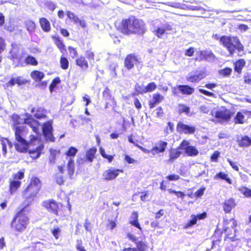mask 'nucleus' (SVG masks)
I'll return each mask as SVG.
<instances>
[{"instance_id":"79ce46f5","label":"nucleus","mask_w":251,"mask_h":251,"mask_svg":"<svg viewBox=\"0 0 251 251\" xmlns=\"http://www.w3.org/2000/svg\"><path fill=\"white\" fill-rule=\"evenodd\" d=\"M85 58L89 61H94L95 53L92 48H89L85 51Z\"/></svg>"},{"instance_id":"864d4df0","label":"nucleus","mask_w":251,"mask_h":251,"mask_svg":"<svg viewBox=\"0 0 251 251\" xmlns=\"http://www.w3.org/2000/svg\"><path fill=\"white\" fill-rule=\"evenodd\" d=\"M67 16L70 20L73 21L75 24H77V20H78V17L75 15L74 13L70 11H67Z\"/></svg>"},{"instance_id":"09e8293b","label":"nucleus","mask_w":251,"mask_h":251,"mask_svg":"<svg viewBox=\"0 0 251 251\" xmlns=\"http://www.w3.org/2000/svg\"><path fill=\"white\" fill-rule=\"evenodd\" d=\"M61 82V80L59 77H55L50 85L49 89L50 92H52L56 85Z\"/></svg>"},{"instance_id":"4c0bfd02","label":"nucleus","mask_w":251,"mask_h":251,"mask_svg":"<svg viewBox=\"0 0 251 251\" xmlns=\"http://www.w3.org/2000/svg\"><path fill=\"white\" fill-rule=\"evenodd\" d=\"M190 107L186 104L183 103H179L177 105V112L179 114L185 113L188 115L190 113Z\"/></svg>"},{"instance_id":"de8ad7c7","label":"nucleus","mask_w":251,"mask_h":251,"mask_svg":"<svg viewBox=\"0 0 251 251\" xmlns=\"http://www.w3.org/2000/svg\"><path fill=\"white\" fill-rule=\"evenodd\" d=\"M77 151L78 150L75 147H71L68 149L65 154L66 156L70 157H75Z\"/></svg>"},{"instance_id":"aec40b11","label":"nucleus","mask_w":251,"mask_h":251,"mask_svg":"<svg viewBox=\"0 0 251 251\" xmlns=\"http://www.w3.org/2000/svg\"><path fill=\"white\" fill-rule=\"evenodd\" d=\"M164 100V97L159 93H156L152 95V99L149 102V106L150 109L154 108L157 104L162 102Z\"/></svg>"},{"instance_id":"774afa93","label":"nucleus","mask_w":251,"mask_h":251,"mask_svg":"<svg viewBox=\"0 0 251 251\" xmlns=\"http://www.w3.org/2000/svg\"><path fill=\"white\" fill-rule=\"evenodd\" d=\"M166 178L169 181H176L180 179V177L178 175L171 174L167 176Z\"/></svg>"},{"instance_id":"37998d69","label":"nucleus","mask_w":251,"mask_h":251,"mask_svg":"<svg viewBox=\"0 0 251 251\" xmlns=\"http://www.w3.org/2000/svg\"><path fill=\"white\" fill-rule=\"evenodd\" d=\"M25 62L27 65L32 66H37L38 64L37 60L36 58L30 55H28L25 58Z\"/></svg>"},{"instance_id":"a211bd4d","label":"nucleus","mask_w":251,"mask_h":251,"mask_svg":"<svg viewBox=\"0 0 251 251\" xmlns=\"http://www.w3.org/2000/svg\"><path fill=\"white\" fill-rule=\"evenodd\" d=\"M180 150H182V149L179 148V145L176 148L170 149L169 151V158L166 161L167 162L172 163L179 158L182 154Z\"/></svg>"},{"instance_id":"4be33fe9","label":"nucleus","mask_w":251,"mask_h":251,"mask_svg":"<svg viewBox=\"0 0 251 251\" xmlns=\"http://www.w3.org/2000/svg\"><path fill=\"white\" fill-rule=\"evenodd\" d=\"M197 54L198 56L195 58V61L208 60L209 59L214 57V55L212 52H207L204 50H201L198 51Z\"/></svg>"},{"instance_id":"f8f14e48","label":"nucleus","mask_w":251,"mask_h":251,"mask_svg":"<svg viewBox=\"0 0 251 251\" xmlns=\"http://www.w3.org/2000/svg\"><path fill=\"white\" fill-rule=\"evenodd\" d=\"M123 172L124 171L122 169L110 168L103 173V179L105 181L115 179L120 173H123Z\"/></svg>"},{"instance_id":"5701e85b","label":"nucleus","mask_w":251,"mask_h":251,"mask_svg":"<svg viewBox=\"0 0 251 251\" xmlns=\"http://www.w3.org/2000/svg\"><path fill=\"white\" fill-rule=\"evenodd\" d=\"M205 75L203 71H200L198 73L191 75L186 77V80L190 82L198 83L204 78Z\"/></svg>"},{"instance_id":"e2e57ef3","label":"nucleus","mask_w":251,"mask_h":251,"mask_svg":"<svg viewBox=\"0 0 251 251\" xmlns=\"http://www.w3.org/2000/svg\"><path fill=\"white\" fill-rule=\"evenodd\" d=\"M195 51V49L194 47H189L185 51V55L187 56L191 57L194 55Z\"/></svg>"},{"instance_id":"603ef678","label":"nucleus","mask_w":251,"mask_h":251,"mask_svg":"<svg viewBox=\"0 0 251 251\" xmlns=\"http://www.w3.org/2000/svg\"><path fill=\"white\" fill-rule=\"evenodd\" d=\"M240 191L246 197L251 198V189L244 186L240 189Z\"/></svg>"},{"instance_id":"2eb2a0df","label":"nucleus","mask_w":251,"mask_h":251,"mask_svg":"<svg viewBox=\"0 0 251 251\" xmlns=\"http://www.w3.org/2000/svg\"><path fill=\"white\" fill-rule=\"evenodd\" d=\"M176 130L180 133L186 134H194L196 131L195 127L193 126L187 125L183 124L181 122H179L176 126Z\"/></svg>"},{"instance_id":"3c124183","label":"nucleus","mask_w":251,"mask_h":251,"mask_svg":"<svg viewBox=\"0 0 251 251\" xmlns=\"http://www.w3.org/2000/svg\"><path fill=\"white\" fill-rule=\"evenodd\" d=\"M232 70L231 68L226 67L223 69L220 70L219 74L223 76H227L231 75Z\"/></svg>"},{"instance_id":"b1692460","label":"nucleus","mask_w":251,"mask_h":251,"mask_svg":"<svg viewBox=\"0 0 251 251\" xmlns=\"http://www.w3.org/2000/svg\"><path fill=\"white\" fill-rule=\"evenodd\" d=\"M130 220L129 223L132 226H134L139 229L140 231L142 230L138 221V213L137 211H133L130 217Z\"/></svg>"},{"instance_id":"680f3d73","label":"nucleus","mask_w":251,"mask_h":251,"mask_svg":"<svg viewBox=\"0 0 251 251\" xmlns=\"http://www.w3.org/2000/svg\"><path fill=\"white\" fill-rule=\"evenodd\" d=\"M199 91L201 93V94H203V95H205L206 96L211 97H213V98H215L216 97L215 95L213 93H212L211 92H209V91H207L206 90H204V89H199Z\"/></svg>"},{"instance_id":"0eeeda50","label":"nucleus","mask_w":251,"mask_h":251,"mask_svg":"<svg viewBox=\"0 0 251 251\" xmlns=\"http://www.w3.org/2000/svg\"><path fill=\"white\" fill-rule=\"evenodd\" d=\"M234 112L226 108L216 110L212 115L220 122H227L233 116Z\"/></svg>"},{"instance_id":"a878e982","label":"nucleus","mask_w":251,"mask_h":251,"mask_svg":"<svg viewBox=\"0 0 251 251\" xmlns=\"http://www.w3.org/2000/svg\"><path fill=\"white\" fill-rule=\"evenodd\" d=\"M97 149L96 147H92L87 150L85 152V158L89 162H92L96 158Z\"/></svg>"},{"instance_id":"393cba45","label":"nucleus","mask_w":251,"mask_h":251,"mask_svg":"<svg viewBox=\"0 0 251 251\" xmlns=\"http://www.w3.org/2000/svg\"><path fill=\"white\" fill-rule=\"evenodd\" d=\"M246 64V60L243 58H240L233 62L234 71L238 74H241L242 70Z\"/></svg>"},{"instance_id":"f704fd0d","label":"nucleus","mask_w":251,"mask_h":251,"mask_svg":"<svg viewBox=\"0 0 251 251\" xmlns=\"http://www.w3.org/2000/svg\"><path fill=\"white\" fill-rule=\"evenodd\" d=\"M24 25L28 32L32 33L35 31L36 24L33 20L30 19L27 20L24 22Z\"/></svg>"},{"instance_id":"a18cd8bd","label":"nucleus","mask_w":251,"mask_h":251,"mask_svg":"<svg viewBox=\"0 0 251 251\" xmlns=\"http://www.w3.org/2000/svg\"><path fill=\"white\" fill-rule=\"evenodd\" d=\"M107 229L112 230L117 226V220L115 218L114 220H107V222L105 225Z\"/></svg>"},{"instance_id":"c03bdc74","label":"nucleus","mask_w":251,"mask_h":251,"mask_svg":"<svg viewBox=\"0 0 251 251\" xmlns=\"http://www.w3.org/2000/svg\"><path fill=\"white\" fill-rule=\"evenodd\" d=\"M60 67L63 70H67L69 68V62L68 59L62 55L60 58Z\"/></svg>"},{"instance_id":"6e6552de","label":"nucleus","mask_w":251,"mask_h":251,"mask_svg":"<svg viewBox=\"0 0 251 251\" xmlns=\"http://www.w3.org/2000/svg\"><path fill=\"white\" fill-rule=\"evenodd\" d=\"M189 142L188 141L183 140L179 144V148L184 150V153L187 156H197L199 153L198 150L195 147L189 145Z\"/></svg>"},{"instance_id":"338daca9","label":"nucleus","mask_w":251,"mask_h":251,"mask_svg":"<svg viewBox=\"0 0 251 251\" xmlns=\"http://www.w3.org/2000/svg\"><path fill=\"white\" fill-rule=\"evenodd\" d=\"M205 190L204 187H201L195 193L194 195L196 198H199L202 196L204 194V191Z\"/></svg>"},{"instance_id":"4d7b16f0","label":"nucleus","mask_w":251,"mask_h":251,"mask_svg":"<svg viewBox=\"0 0 251 251\" xmlns=\"http://www.w3.org/2000/svg\"><path fill=\"white\" fill-rule=\"evenodd\" d=\"M16 84H17L18 85H22L29 83L30 80L26 79H23L21 76H18L16 78Z\"/></svg>"},{"instance_id":"69168bd1","label":"nucleus","mask_w":251,"mask_h":251,"mask_svg":"<svg viewBox=\"0 0 251 251\" xmlns=\"http://www.w3.org/2000/svg\"><path fill=\"white\" fill-rule=\"evenodd\" d=\"M220 152L218 151H215L211 155L210 159L212 161L217 162L218 161V158L219 157Z\"/></svg>"},{"instance_id":"cd10ccee","label":"nucleus","mask_w":251,"mask_h":251,"mask_svg":"<svg viewBox=\"0 0 251 251\" xmlns=\"http://www.w3.org/2000/svg\"><path fill=\"white\" fill-rule=\"evenodd\" d=\"M39 23L43 31L45 32H49L50 31V24L47 18L44 17L39 18Z\"/></svg>"},{"instance_id":"c756f323","label":"nucleus","mask_w":251,"mask_h":251,"mask_svg":"<svg viewBox=\"0 0 251 251\" xmlns=\"http://www.w3.org/2000/svg\"><path fill=\"white\" fill-rule=\"evenodd\" d=\"M67 175L69 178L72 179L75 173V165L73 159L70 158L67 164Z\"/></svg>"},{"instance_id":"f03ea898","label":"nucleus","mask_w":251,"mask_h":251,"mask_svg":"<svg viewBox=\"0 0 251 251\" xmlns=\"http://www.w3.org/2000/svg\"><path fill=\"white\" fill-rule=\"evenodd\" d=\"M117 30L124 35L137 34L142 35L147 31L146 25L142 20L131 15L122 19Z\"/></svg>"},{"instance_id":"c85d7f7f","label":"nucleus","mask_w":251,"mask_h":251,"mask_svg":"<svg viewBox=\"0 0 251 251\" xmlns=\"http://www.w3.org/2000/svg\"><path fill=\"white\" fill-rule=\"evenodd\" d=\"M177 87L183 95H190L192 94L195 91L194 88L188 85H179Z\"/></svg>"},{"instance_id":"9d476101","label":"nucleus","mask_w":251,"mask_h":251,"mask_svg":"<svg viewBox=\"0 0 251 251\" xmlns=\"http://www.w3.org/2000/svg\"><path fill=\"white\" fill-rule=\"evenodd\" d=\"M102 98L106 101L104 108L107 109L110 107H115L117 105V102L111 94V90L108 87H105L103 91L102 92Z\"/></svg>"},{"instance_id":"1a4fd4ad","label":"nucleus","mask_w":251,"mask_h":251,"mask_svg":"<svg viewBox=\"0 0 251 251\" xmlns=\"http://www.w3.org/2000/svg\"><path fill=\"white\" fill-rule=\"evenodd\" d=\"M42 206L49 212L55 215H58L59 209L58 203L53 199L45 200L42 202Z\"/></svg>"},{"instance_id":"ea45409f","label":"nucleus","mask_w":251,"mask_h":251,"mask_svg":"<svg viewBox=\"0 0 251 251\" xmlns=\"http://www.w3.org/2000/svg\"><path fill=\"white\" fill-rule=\"evenodd\" d=\"M245 117L241 112H238L234 118V123L236 124H243L244 123Z\"/></svg>"},{"instance_id":"bf43d9fd","label":"nucleus","mask_w":251,"mask_h":251,"mask_svg":"<svg viewBox=\"0 0 251 251\" xmlns=\"http://www.w3.org/2000/svg\"><path fill=\"white\" fill-rule=\"evenodd\" d=\"M128 140L129 142L133 144L136 147H137L138 148H139L141 150L143 151L144 152H146V150L143 147H142V146L139 145L138 144L136 143L133 141L132 135H129L128 136Z\"/></svg>"},{"instance_id":"9b49d317","label":"nucleus","mask_w":251,"mask_h":251,"mask_svg":"<svg viewBox=\"0 0 251 251\" xmlns=\"http://www.w3.org/2000/svg\"><path fill=\"white\" fill-rule=\"evenodd\" d=\"M42 132L46 140L52 142H54L55 138L52 134V126L51 121H47L43 124Z\"/></svg>"},{"instance_id":"5fc2aeb1","label":"nucleus","mask_w":251,"mask_h":251,"mask_svg":"<svg viewBox=\"0 0 251 251\" xmlns=\"http://www.w3.org/2000/svg\"><path fill=\"white\" fill-rule=\"evenodd\" d=\"M4 29L9 32H12L15 30V26L13 23L9 22L4 25Z\"/></svg>"},{"instance_id":"dca6fc26","label":"nucleus","mask_w":251,"mask_h":251,"mask_svg":"<svg viewBox=\"0 0 251 251\" xmlns=\"http://www.w3.org/2000/svg\"><path fill=\"white\" fill-rule=\"evenodd\" d=\"M168 145V143L167 142L160 140L155 143V145L151 150V151L153 155L163 153L166 151Z\"/></svg>"},{"instance_id":"412c9836","label":"nucleus","mask_w":251,"mask_h":251,"mask_svg":"<svg viewBox=\"0 0 251 251\" xmlns=\"http://www.w3.org/2000/svg\"><path fill=\"white\" fill-rule=\"evenodd\" d=\"M51 38L54 41V44L59 49L60 52L64 54L66 52V47L63 41L60 37L55 35L52 36Z\"/></svg>"},{"instance_id":"4468645a","label":"nucleus","mask_w":251,"mask_h":251,"mask_svg":"<svg viewBox=\"0 0 251 251\" xmlns=\"http://www.w3.org/2000/svg\"><path fill=\"white\" fill-rule=\"evenodd\" d=\"M139 63V58L134 53L127 54L124 60L125 67L128 70L132 69L134 65Z\"/></svg>"},{"instance_id":"6e6d98bb","label":"nucleus","mask_w":251,"mask_h":251,"mask_svg":"<svg viewBox=\"0 0 251 251\" xmlns=\"http://www.w3.org/2000/svg\"><path fill=\"white\" fill-rule=\"evenodd\" d=\"M54 179L55 182L59 185H63L65 181L63 176H60L58 174L55 175Z\"/></svg>"},{"instance_id":"39448f33","label":"nucleus","mask_w":251,"mask_h":251,"mask_svg":"<svg viewBox=\"0 0 251 251\" xmlns=\"http://www.w3.org/2000/svg\"><path fill=\"white\" fill-rule=\"evenodd\" d=\"M41 186L40 179L36 176L32 177L29 184L22 192L23 197L26 200H33L38 194Z\"/></svg>"},{"instance_id":"20e7f679","label":"nucleus","mask_w":251,"mask_h":251,"mask_svg":"<svg viewBox=\"0 0 251 251\" xmlns=\"http://www.w3.org/2000/svg\"><path fill=\"white\" fill-rule=\"evenodd\" d=\"M214 37L217 40H219L223 46L227 50L229 56H232L236 50L240 52L244 50V46L236 36L223 35L219 37L216 34Z\"/></svg>"},{"instance_id":"8fccbe9b","label":"nucleus","mask_w":251,"mask_h":251,"mask_svg":"<svg viewBox=\"0 0 251 251\" xmlns=\"http://www.w3.org/2000/svg\"><path fill=\"white\" fill-rule=\"evenodd\" d=\"M68 50L70 56L72 59H74L77 56L78 52L75 48L69 46L68 47Z\"/></svg>"},{"instance_id":"6ab92c4d","label":"nucleus","mask_w":251,"mask_h":251,"mask_svg":"<svg viewBox=\"0 0 251 251\" xmlns=\"http://www.w3.org/2000/svg\"><path fill=\"white\" fill-rule=\"evenodd\" d=\"M10 59L12 61L17 60L20 63L22 57L20 53V49L15 44H12V49L10 50Z\"/></svg>"},{"instance_id":"72a5a7b5","label":"nucleus","mask_w":251,"mask_h":251,"mask_svg":"<svg viewBox=\"0 0 251 251\" xmlns=\"http://www.w3.org/2000/svg\"><path fill=\"white\" fill-rule=\"evenodd\" d=\"M157 88V85L154 82H150L147 85L142 89V90L138 91V94H144L148 92L153 91Z\"/></svg>"},{"instance_id":"423d86ee","label":"nucleus","mask_w":251,"mask_h":251,"mask_svg":"<svg viewBox=\"0 0 251 251\" xmlns=\"http://www.w3.org/2000/svg\"><path fill=\"white\" fill-rule=\"evenodd\" d=\"M25 177V169L19 171L13 175V179L9 180V191L11 194L15 193L21 187V180Z\"/></svg>"},{"instance_id":"473e14b6","label":"nucleus","mask_w":251,"mask_h":251,"mask_svg":"<svg viewBox=\"0 0 251 251\" xmlns=\"http://www.w3.org/2000/svg\"><path fill=\"white\" fill-rule=\"evenodd\" d=\"M237 142L238 146L241 147H247L251 145V138L246 135L241 137Z\"/></svg>"},{"instance_id":"a19ab883","label":"nucleus","mask_w":251,"mask_h":251,"mask_svg":"<svg viewBox=\"0 0 251 251\" xmlns=\"http://www.w3.org/2000/svg\"><path fill=\"white\" fill-rule=\"evenodd\" d=\"M100 152L102 156V157L103 158H105L107 160L108 162L109 163H111L114 159V156H115V154L113 155H108L106 154L105 153V151H104V149H103L102 147H100L99 149Z\"/></svg>"},{"instance_id":"f257e3e1","label":"nucleus","mask_w":251,"mask_h":251,"mask_svg":"<svg viewBox=\"0 0 251 251\" xmlns=\"http://www.w3.org/2000/svg\"><path fill=\"white\" fill-rule=\"evenodd\" d=\"M12 128L14 132L16 151L20 153H26L29 149V142L26 140L28 129L23 125L20 116L14 115L12 118Z\"/></svg>"},{"instance_id":"7ed1b4c3","label":"nucleus","mask_w":251,"mask_h":251,"mask_svg":"<svg viewBox=\"0 0 251 251\" xmlns=\"http://www.w3.org/2000/svg\"><path fill=\"white\" fill-rule=\"evenodd\" d=\"M29 214L26 206L15 213L10 223V227L15 234H22L26 230L30 223Z\"/></svg>"},{"instance_id":"e433bc0d","label":"nucleus","mask_w":251,"mask_h":251,"mask_svg":"<svg viewBox=\"0 0 251 251\" xmlns=\"http://www.w3.org/2000/svg\"><path fill=\"white\" fill-rule=\"evenodd\" d=\"M172 29V27L169 25H167L164 28L159 27L154 30V33L158 38H161L166 30H171Z\"/></svg>"},{"instance_id":"f3484780","label":"nucleus","mask_w":251,"mask_h":251,"mask_svg":"<svg viewBox=\"0 0 251 251\" xmlns=\"http://www.w3.org/2000/svg\"><path fill=\"white\" fill-rule=\"evenodd\" d=\"M236 205L237 202L235 199L233 198L226 199L222 204L223 210L226 213H230L232 209L234 208Z\"/></svg>"},{"instance_id":"13d9d810","label":"nucleus","mask_w":251,"mask_h":251,"mask_svg":"<svg viewBox=\"0 0 251 251\" xmlns=\"http://www.w3.org/2000/svg\"><path fill=\"white\" fill-rule=\"evenodd\" d=\"M75 248L77 251H87L83 246L82 241L81 239L76 240Z\"/></svg>"},{"instance_id":"58836bf2","label":"nucleus","mask_w":251,"mask_h":251,"mask_svg":"<svg viewBox=\"0 0 251 251\" xmlns=\"http://www.w3.org/2000/svg\"><path fill=\"white\" fill-rule=\"evenodd\" d=\"M221 178L226 180L228 184H231L232 181L228 176V175L222 172H220L214 176V179Z\"/></svg>"},{"instance_id":"c9c22d12","label":"nucleus","mask_w":251,"mask_h":251,"mask_svg":"<svg viewBox=\"0 0 251 251\" xmlns=\"http://www.w3.org/2000/svg\"><path fill=\"white\" fill-rule=\"evenodd\" d=\"M149 249V244L147 242L139 241L136 243V251H147Z\"/></svg>"},{"instance_id":"49530a36","label":"nucleus","mask_w":251,"mask_h":251,"mask_svg":"<svg viewBox=\"0 0 251 251\" xmlns=\"http://www.w3.org/2000/svg\"><path fill=\"white\" fill-rule=\"evenodd\" d=\"M191 217L192 219L183 225V228L184 229H188L191 227L197 224V219L194 217V214H192Z\"/></svg>"},{"instance_id":"052dcab7","label":"nucleus","mask_w":251,"mask_h":251,"mask_svg":"<svg viewBox=\"0 0 251 251\" xmlns=\"http://www.w3.org/2000/svg\"><path fill=\"white\" fill-rule=\"evenodd\" d=\"M124 160L128 164H134L136 162V160L127 154L125 155Z\"/></svg>"},{"instance_id":"ddd939ff","label":"nucleus","mask_w":251,"mask_h":251,"mask_svg":"<svg viewBox=\"0 0 251 251\" xmlns=\"http://www.w3.org/2000/svg\"><path fill=\"white\" fill-rule=\"evenodd\" d=\"M23 123L29 126L35 133H39L40 124L39 121L33 118L31 115L28 114L26 116V117L24 119Z\"/></svg>"},{"instance_id":"2f4dec72","label":"nucleus","mask_w":251,"mask_h":251,"mask_svg":"<svg viewBox=\"0 0 251 251\" xmlns=\"http://www.w3.org/2000/svg\"><path fill=\"white\" fill-rule=\"evenodd\" d=\"M31 77L35 82H40L45 76V74L43 72L38 70H33L30 73Z\"/></svg>"},{"instance_id":"7c9ffc66","label":"nucleus","mask_w":251,"mask_h":251,"mask_svg":"<svg viewBox=\"0 0 251 251\" xmlns=\"http://www.w3.org/2000/svg\"><path fill=\"white\" fill-rule=\"evenodd\" d=\"M75 64L81 69H87L88 67V63L84 56H80L75 59Z\"/></svg>"},{"instance_id":"bb28decb","label":"nucleus","mask_w":251,"mask_h":251,"mask_svg":"<svg viewBox=\"0 0 251 251\" xmlns=\"http://www.w3.org/2000/svg\"><path fill=\"white\" fill-rule=\"evenodd\" d=\"M44 148V145L43 144H41L37 146L35 149L30 150L28 149L27 152H28L29 153L30 156L33 159H36L40 156Z\"/></svg>"},{"instance_id":"0e129e2a","label":"nucleus","mask_w":251,"mask_h":251,"mask_svg":"<svg viewBox=\"0 0 251 251\" xmlns=\"http://www.w3.org/2000/svg\"><path fill=\"white\" fill-rule=\"evenodd\" d=\"M51 232L55 239H58L59 238V234L61 232V230L58 227L53 228L52 230H51Z\"/></svg>"}]
</instances>
